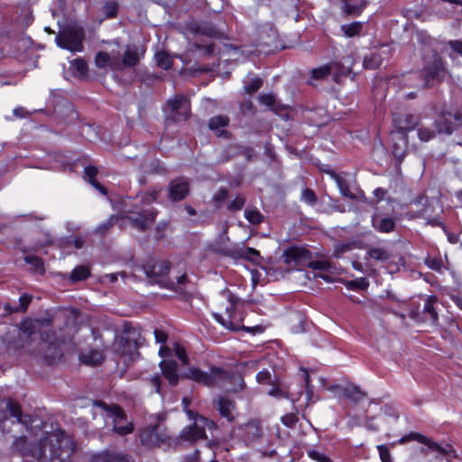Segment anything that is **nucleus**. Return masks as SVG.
I'll return each instance as SVG.
<instances>
[{
    "label": "nucleus",
    "mask_w": 462,
    "mask_h": 462,
    "mask_svg": "<svg viewBox=\"0 0 462 462\" xmlns=\"http://www.w3.org/2000/svg\"><path fill=\"white\" fill-rule=\"evenodd\" d=\"M161 189L153 188L149 192L137 195L134 199L127 198L123 200L125 208L121 214L129 219L133 226L139 230H145L154 221L157 212L153 208H147L156 201Z\"/></svg>",
    "instance_id": "nucleus-1"
},
{
    "label": "nucleus",
    "mask_w": 462,
    "mask_h": 462,
    "mask_svg": "<svg viewBox=\"0 0 462 462\" xmlns=\"http://www.w3.org/2000/svg\"><path fill=\"white\" fill-rule=\"evenodd\" d=\"M75 451L69 436L62 430L49 433L32 452L39 462H66Z\"/></svg>",
    "instance_id": "nucleus-2"
},
{
    "label": "nucleus",
    "mask_w": 462,
    "mask_h": 462,
    "mask_svg": "<svg viewBox=\"0 0 462 462\" xmlns=\"http://www.w3.org/2000/svg\"><path fill=\"white\" fill-rule=\"evenodd\" d=\"M183 377L206 386H217L226 392H237L243 389L244 380L239 374L229 373L219 367H212L209 372L199 368H190Z\"/></svg>",
    "instance_id": "nucleus-3"
},
{
    "label": "nucleus",
    "mask_w": 462,
    "mask_h": 462,
    "mask_svg": "<svg viewBox=\"0 0 462 462\" xmlns=\"http://www.w3.org/2000/svg\"><path fill=\"white\" fill-rule=\"evenodd\" d=\"M143 342L144 337L139 328L125 326L122 335L115 340L114 350L125 363L134 362L139 358L138 348Z\"/></svg>",
    "instance_id": "nucleus-4"
},
{
    "label": "nucleus",
    "mask_w": 462,
    "mask_h": 462,
    "mask_svg": "<svg viewBox=\"0 0 462 462\" xmlns=\"http://www.w3.org/2000/svg\"><path fill=\"white\" fill-rule=\"evenodd\" d=\"M105 413L106 424L113 425V430L121 436L130 434L134 430V425L131 421H128L124 411L117 405L107 406L104 402L98 404Z\"/></svg>",
    "instance_id": "nucleus-5"
},
{
    "label": "nucleus",
    "mask_w": 462,
    "mask_h": 462,
    "mask_svg": "<svg viewBox=\"0 0 462 462\" xmlns=\"http://www.w3.org/2000/svg\"><path fill=\"white\" fill-rule=\"evenodd\" d=\"M187 415L189 420H192L193 425L185 427L180 435V439L189 442H194L199 439H204L207 438L205 429H214L216 424L212 420H208L207 418L194 413L192 411H187Z\"/></svg>",
    "instance_id": "nucleus-6"
},
{
    "label": "nucleus",
    "mask_w": 462,
    "mask_h": 462,
    "mask_svg": "<svg viewBox=\"0 0 462 462\" xmlns=\"http://www.w3.org/2000/svg\"><path fill=\"white\" fill-rule=\"evenodd\" d=\"M224 296L228 300L229 305L226 307V310L224 314L214 313L213 316L215 319L219 322L223 327L228 328L229 330H238L240 328H244L245 330H251L247 327H244L241 325L243 321V317L241 314L236 313V309L238 304V300L230 292H225Z\"/></svg>",
    "instance_id": "nucleus-7"
},
{
    "label": "nucleus",
    "mask_w": 462,
    "mask_h": 462,
    "mask_svg": "<svg viewBox=\"0 0 462 462\" xmlns=\"http://www.w3.org/2000/svg\"><path fill=\"white\" fill-rule=\"evenodd\" d=\"M411 116H406L404 120L401 117L393 119L398 131L392 133L391 139L393 141V153L396 158L402 159L405 155L408 147L406 132L415 127V124L411 122Z\"/></svg>",
    "instance_id": "nucleus-8"
},
{
    "label": "nucleus",
    "mask_w": 462,
    "mask_h": 462,
    "mask_svg": "<svg viewBox=\"0 0 462 462\" xmlns=\"http://www.w3.org/2000/svg\"><path fill=\"white\" fill-rule=\"evenodd\" d=\"M449 110H444L438 117V119L434 122L433 126L431 127L425 125L423 124L420 125L418 127V136L420 141L428 142L435 137L436 133L439 134H450L455 127L453 118H449L447 116L448 121L441 118L445 112H448Z\"/></svg>",
    "instance_id": "nucleus-9"
},
{
    "label": "nucleus",
    "mask_w": 462,
    "mask_h": 462,
    "mask_svg": "<svg viewBox=\"0 0 462 462\" xmlns=\"http://www.w3.org/2000/svg\"><path fill=\"white\" fill-rule=\"evenodd\" d=\"M84 32L81 29H66L59 33L55 42L60 48L66 49L71 52H80L83 51Z\"/></svg>",
    "instance_id": "nucleus-10"
},
{
    "label": "nucleus",
    "mask_w": 462,
    "mask_h": 462,
    "mask_svg": "<svg viewBox=\"0 0 462 462\" xmlns=\"http://www.w3.org/2000/svg\"><path fill=\"white\" fill-rule=\"evenodd\" d=\"M171 354V349L168 346H162L159 350V355L163 358L160 362V368L163 376L167 379L170 385H176L180 380V374L178 373V365L172 359H168Z\"/></svg>",
    "instance_id": "nucleus-11"
},
{
    "label": "nucleus",
    "mask_w": 462,
    "mask_h": 462,
    "mask_svg": "<svg viewBox=\"0 0 462 462\" xmlns=\"http://www.w3.org/2000/svg\"><path fill=\"white\" fill-rule=\"evenodd\" d=\"M353 64V59L350 56H346L343 59V63L334 62L312 69V78L315 79H323L331 72H335L338 75H346L351 72Z\"/></svg>",
    "instance_id": "nucleus-12"
},
{
    "label": "nucleus",
    "mask_w": 462,
    "mask_h": 462,
    "mask_svg": "<svg viewBox=\"0 0 462 462\" xmlns=\"http://www.w3.org/2000/svg\"><path fill=\"white\" fill-rule=\"evenodd\" d=\"M141 54L134 45H127L123 56L116 51V60L113 61V70H122L126 68L136 66L140 61Z\"/></svg>",
    "instance_id": "nucleus-13"
},
{
    "label": "nucleus",
    "mask_w": 462,
    "mask_h": 462,
    "mask_svg": "<svg viewBox=\"0 0 462 462\" xmlns=\"http://www.w3.org/2000/svg\"><path fill=\"white\" fill-rule=\"evenodd\" d=\"M167 108L170 110L169 117L173 121L180 122L189 116V103L183 96H177L167 102Z\"/></svg>",
    "instance_id": "nucleus-14"
},
{
    "label": "nucleus",
    "mask_w": 462,
    "mask_h": 462,
    "mask_svg": "<svg viewBox=\"0 0 462 462\" xmlns=\"http://www.w3.org/2000/svg\"><path fill=\"white\" fill-rule=\"evenodd\" d=\"M227 254L234 258H243L254 263H259L262 259L260 253L257 250L240 245H236V246L228 249Z\"/></svg>",
    "instance_id": "nucleus-15"
},
{
    "label": "nucleus",
    "mask_w": 462,
    "mask_h": 462,
    "mask_svg": "<svg viewBox=\"0 0 462 462\" xmlns=\"http://www.w3.org/2000/svg\"><path fill=\"white\" fill-rule=\"evenodd\" d=\"M141 442L148 447L159 446L168 439V436L159 433V426L147 428L141 432Z\"/></svg>",
    "instance_id": "nucleus-16"
},
{
    "label": "nucleus",
    "mask_w": 462,
    "mask_h": 462,
    "mask_svg": "<svg viewBox=\"0 0 462 462\" xmlns=\"http://www.w3.org/2000/svg\"><path fill=\"white\" fill-rule=\"evenodd\" d=\"M284 262L287 264H302L310 258V252L303 247L291 246L284 251Z\"/></svg>",
    "instance_id": "nucleus-17"
},
{
    "label": "nucleus",
    "mask_w": 462,
    "mask_h": 462,
    "mask_svg": "<svg viewBox=\"0 0 462 462\" xmlns=\"http://www.w3.org/2000/svg\"><path fill=\"white\" fill-rule=\"evenodd\" d=\"M169 269V263L162 260L152 265L145 266L144 272L147 277L152 279L155 282L161 283L163 277L168 273Z\"/></svg>",
    "instance_id": "nucleus-18"
},
{
    "label": "nucleus",
    "mask_w": 462,
    "mask_h": 462,
    "mask_svg": "<svg viewBox=\"0 0 462 462\" xmlns=\"http://www.w3.org/2000/svg\"><path fill=\"white\" fill-rule=\"evenodd\" d=\"M445 77V69L441 62L436 60L432 65L425 69V79L422 87H430L434 80L440 81Z\"/></svg>",
    "instance_id": "nucleus-19"
},
{
    "label": "nucleus",
    "mask_w": 462,
    "mask_h": 462,
    "mask_svg": "<svg viewBox=\"0 0 462 462\" xmlns=\"http://www.w3.org/2000/svg\"><path fill=\"white\" fill-rule=\"evenodd\" d=\"M168 190L171 200H181L189 191V183L184 179L174 180L170 183Z\"/></svg>",
    "instance_id": "nucleus-20"
},
{
    "label": "nucleus",
    "mask_w": 462,
    "mask_h": 462,
    "mask_svg": "<svg viewBox=\"0 0 462 462\" xmlns=\"http://www.w3.org/2000/svg\"><path fill=\"white\" fill-rule=\"evenodd\" d=\"M416 205H420L423 207L422 209H418L417 211L415 212H411V216L412 217H423V218H426L427 219V224L429 225H431V226H442V222L440 221L439 218L438 217H434V218H430L429 217V215L427 214L428 212V207L426 206L428 204V199L426 198H420L419 200H417L415 202Z\"/></svg>",
    "instance_id": "nucleus-21"
},
{
    "label": "nucleus",
    "mask_w": 462,
    "mask_h": 462,
    "mask_svg": "<svg viewBox=\"0 0 462 462\" xmlns=\"http://www.w3.org/2000/svg\"><path fill=\"white\" fill-rule=\"evenodd\" d=\"M217 410L220 415L226 418L227 420L232 421L234 420L235 403L231 400L220 397L217 402Z\"/></svg>",
    "instance_id": "nucleus-22"
},
{
    "label": "nucleus",
    "mask_w": 462,
    "mask_h": 462,
    "mask_svg": "<svg viewBox=\"0 0 462 462\" xmlns=\"http://www.w3.org/2000/svg\"><path fill=\"white\" fill-rule=\"evenodd\" d=\"M229 118L226 116H216L209 120V129L216 132L217 136H226L227 132L224 128L228 125Z\"/></svg>",
    "instance_id": "nucleus-23"
},
{
    "label": "nucleus",
    "mask_w": 462,
    "mask_h": 462,
    "mask_svg": "<svg viewBox=\"0 0 462 462\" xmlns=\"http://www.w3.org/2000/svg\"><path fill=\"white\" fill-rule=\"evenodd\" d=\"M366 254L370 259L380 263H386L393 256L392 253L388 249L380 246L368 247L366 250Z\"/></svg>",
    "instance_id": "nucleus-24"
},
{
    "label": "nucleus",
    "mask_w": 462,
    "mask_h": 462,
    "mask_svg": "<svg viewBox=\"0 0 462 462\" xmlns=\"http://www.w3.org/2000/svg\"><path fill=\"white\" fill-rule=\"evenodd\" d=\"M373 226L380 232L389 233L395 227V221L391 217H380L374 216L372 218Z\"/></svg>",
    "instance_id": "nucleus-25"
},
{
    "label": "nucleus",
    "mask_w": 462,
    "mask_h": 462,
    "mask_svg": "<svg viewBox=\"0 0 462 462\" xmlns=\"http://www.w3.org/2000/svg\"><path fill=\"white\" fill-rule=\"evenodd\" d=\"M92 462H134L127 455L120 453H106L95 457Z\"/></svg>",
    "instance_id": "nucleus-26"
},
{
    "label": "nucleus",
    "mask_w": 462,
    "mask_h": 462,
    "mask_svg": "<svg viewBox=\"0 0 462 462\" xmlns=\"http://www.w3.org/2000/svg\"><path fill=\"white\" fill-rule=\"evenodd\" d=\"M116 60V51H112L110 52L99 51L95 59V62L97 68H106L109 67L113 69V61Z\"/></svg>",
    "instance_id": "nucleus-27"
},
{
    "label": "nucleus",
    "mask_w": 462,
    "mask_h": 462,
    "mask_svg": "<svg viewBox=\"0 0 462 462\" xmlns=\"http://www.w3.org/2000/svg\"><path fill=\"white\" fill-rule=\"evenodd\" d=\"M342 395L355 402H358L365 398V393L362 392L360 388L356 385L348 384L342 389Z\"/></svg>",
    "instance_id": "nucleus-28"
},
{
    "label": "nucleus",
    "mask_w": 462,
    "mask_h": 462,
    "mask_svg": "<svg viewBox=\"0 0 462 462\" xmlns=\"http://www.w3.org/2000/svg\"><path fill=\"white\" fill-rule=\"evenodd\" d=\"M104 359V355L99 350H90L88 353L82 354L80 360L82 363L89 365H97Z\"/></svg>",
    "instance_id": "nucleus-29"
},
{
    "label": "nucleus",
    "mask_w": 462,
    "mask_h": 462,
    "mask_svg": "<svg viewBox=\"0 0 462 462\" xmlns=\"http://www.w3.org/2000/svg\"><path fill=\"white\" fill-rule=\"evenodd\" d=\"M85 174L88 178L89 183L95 187L97 190H99L102 194H106V189L101 184H99L96 180V175L97 174V169L95 166H88L85 168Z\"/></svg>",
    "instance_id": "nucleus-30"
},
{
    "label": "nucleus",
    "mask_w": 462,
    "mask_h": 462,
    "mask_svg": "<svg viewBox=\"0 0 462 462\" xmlns=\"http://www.w3.org/2000/svg\"><path fill=\"white\" fill-rule=\"evenodd\" d=\"M5 408L9 411L10 415L17 420L18 422L25 423L26 421L23 418L21 407L18 403L9 400L5 402Z\"/></svg>",
    "instance_id": "nucleus-31"
},
{
    "label": "nucleus",
    "mask_w": 462,
    "mask_h": 462,
    "mask_svg": "<svg viewBox=\"0 0 462 462\" xmlns=\"http://www.w3.org/2000/svg\"><path fill=\"white\" fill-rule=\"evenodd\" d=\"M39 325V320H28L24 321L21 325V338H28L30 337L33 333L35 328Z\"/></svg>",
    "instance_id": "nucleus-32"
},
{
    "label": "nucleus",
    "mask_w": 462,
    "mask_h": 462,
    "mask_svg": "<svg viewBox=\"0 0 462 462\" xmlns=\"http://www.w3.org/2000/svg\"><path fill=\"white\" fill-rule=\"evenodd\" d=\"M383 59L377 52H373L368 56L365 57L364 67L365 69H374L378 68L382 64Z\"/></svg>",
    "instance_id": "nucleus-33"
},
{
    "label": "nucleus",
    "mask_w": 462,
    "mask_h": 462,
    "mask_svg": "<svg viewBox=\"0 0 462 462\" xmlns=\"http://www.w3.org/2000/svg\"><path fill=\"white\" fill-rule=\"evenodd\" d=\"M260 427L256 422H249L245 425V434L248 440L256 439L260 436Z\"/></svg>",
    "instance_id": "nucleus-34"
},
{
    "label": "nucleus",
    "mask_w": 462,
    "mask_h": 462,
    "mask_svg": "<svg viewBox=\"0 0 462 462\" xmlns=\"http://www.w3.org/2000/svg\"><path fill=\"white\" fill-rule=\"evenodd\" d=\"M70 68L74 73H77L79 76L83 77L87 75L88 66L84 60L76 59L70 62Z\"/></svg>",
    "instance_id": "nucleus-35"
},
{
    "label": "nucleus",
    "mask_w": 462,
    "mask_h": 462,
    "mask_svg": "<svg viewBox=\"0 0 462 462\" xmlns=\"http://www.w3.org/2000/svg\"><path fill=\"white\" fill-rule=\"evenodd\" d=\"M361 29L362 23L358 22H355L349 24H343L341 26V31L347 37H353L355 35H357L361 32Z\"/></svg>",
    "instance_id": "nucleus-36"
},
{
    "label": "nucleus",
    "mask_w": 462,
    "mask_h": 462,
    "mask_svg": "<svg viewBox=\"0 0 462 462\" xmlns=\"http://www.w3.org/2000/svg\"><path fill=\"white\" fill-rule=\"evenodd\" d=\"M155 60L157 65L163 69H168L171 67L172 59L166 52L161 51L156 53Z\"/></svg>",
    "instance_id": "nucleus-37"
},
{
    "label": "nucleus",
    "mask_w": 462,
    "mask_h": 462,
    "mask_svg": "<svg viewBox=\"0 0 462 462\" xmlns=\"http://www.w3.org/2000/svg\"><path fill=\"white\" fill-rule=\"evenodd\" d=\"M89 276V270L86 266L76 267L70 274V278L74 282L85 280Z\"/></svg>",
    "instance_id": "nucleus-38"
},
{
    "label": "nucleus",
    "mask_w": 462,
    "mask_h": 462,
    "mask_svg": "<svg viewBox=\"0 0 462 462\" xmlns=\"http://www.w3.org/2000/svg\"><path fill=\"white\" fill-rule=\"evenodd\" d=\"M437 301V298L430 296L427 299L424 305V311L430 316L432 321H437L438 314L434 309V303Z\"/></svg>",
    "instance_id": "nucleus-39"
},
{
    "label": "nucleus",
    "mask_w": 462,
    "mask_h": 462,
    "mask_svg": "<svg viewBox=\"0 0 462 462\" xmlns=\"http://www.w3.org/2000/svg\"><path fill=\"white\" fill-rule=\"evenodd\" d=\"M331 176L332 178L335 180V181L337 182V185L341 192V194L345 197H347V198H353L354 195L352 194V192L350 191L346 182L342 180L339 176H337V174L335 173H331Z\"/></svg>",
    "instance_id": "nucleus-40"
},
{
    "label": "nucleus",
    "mask_w": 462,
    "mask_h": 462,
    "mask_svg": "<svg viewBox=\"0 0 462 462\" xmlns=\"http://www.w3.org/2000/svg\"><path fill=\"white\" fill-rule=\"evenodd\" d=\"M245 217L254 225L260 224L263 219V216L257 209H245Z\"/></svg>",
    "instance_id": "nucleus-41"
},
{
    "label": "nucleus",
    "mask_w": 462,
    "mask_h": 462,
    "mask_svg": "<svg viewBox=\"0 0 462 462\" xmlns=\"http://www.w3.org/2000/svg\"><path fill=\"white\" fill-rule=\"evenodd\" d=\"M369 286V282L366 278L361 277L347 282V288L355 290H366Z\"/></svg>",
    "instance_id": "nucleus-42"
},
{
    "label": "nucleus",
    "mask_w": 462,
    "mask_h": 462,
    "mask_svg": "<svg viewBox=\"0 0 462 462\" xmlns=\"http://www.w3.org/2000/svg\"><path fill=\"white\" fill-rule=\"evenodd\" d=\"M307 454L310 458L316 462H334L327 455L315 449H309Z\"/></svg>",
    "instance_id": "nucleus-43"
},
{
    "label": "nucleus",
    "mask_w": 462,
    "mask_h": 462,
    "mask_svg": "<svg viewBox=\"0 0 462 462\" xmlns=\"http://www.w3.org/2000/svg\"><path fill=\"white\" fill-rule=\"evenodd\" d=\"M24 261L28 264L32 265L35 271L41 273L43 272V262L39 257L35 255H27L24 257Z\"/></svg>",
    "instance_id": "nucleus-44"
},
{
    "label": "nucleus",
    "mask_w": 462,
    "mask_h": 462,
    "mask_svg": "<svg viewBox=\"0 0 462 462\" xmlns=\"http://www.w3.org/2000/svg\"><path fill=\"white\" fill-rule=\"evenodd\" d=\"M412 439L422 444L428 445L429 448L434 450L444 452V450L438 444L431 442L429 439L420 434H412Z\"/></svg>",
    "instance_id": "nucleus-45"
},
{
    "label": "nucleus",
    "mask_w": 462,
    "mask_h": 462,
    "mask_svg": "<svg viewBox=\"0 0 462 462\" xmlns=\"http://www.w3.org/2000/svg\"><path fill=\"white\" fill-rule=\"evenodd\" d=\"M447 116H448L449 118H453L455 126L462 125V112L450 109L448 112H445L441 118L448 121Z\"/></svg>",
    "instance_id": "nucleus-46"
},
{
    "label": "nucleus",
    "mask_w": 462,
    "mask_h": 462,
    "mask_svg": "<svg viewBox=\"0 0 462 462\" xmlns=\"http://www.w3.org/2000/svg\"><path fill=\"white\" fill-rule=\"evenodd\" d=\"M32 301V297L27 294H23L19 299V305L14 306L11 311H25Z\"/></svg>",
    "instance_id": "nucleus-47"
},
{
    "label": "nucleus",
    "mask_w": 462,
    "mask_h": 462,
    "mask_svg": "<svg viewBox=\"0 0 462 462\" xmlns=\"http://www.w3.org/2000/svg\"><path fill=\"white\" fill-rule=\"evenodd\" d=\"M173 351L175 353V356L180 359L182 365H186L189 364V357L183 346H181L179 344H175L173 346Z\"/></svg>",
    "instance_id": "nucleus-48"
},
{
    "label": "nucleus",
    "mask_w": 462,
    "mask_h": 462,
    "mask_svg": "<svg viewBox=\"0 0 462 462\" xmlns=\"http://www.w3.org/2000/svg\"><path fill=\"white\" fill-rule=\"evenodd\" d=\"M301 200L309 205H314L317 201V197L312 189H305L301 193Z\"/></svg>",
    "instance_id": "nucleus-49"
},
{
    "label": "nucleus",
    "mask_w": 462,
    "mask_h": 462,
    "mask_svg": "<svg viewBox=\"0 0 462 462\" xmlns=\"http://www.w3.org/2000/svg\"><path fill=\"white\" fill-rule=\"evenodd\" d=\"M26 445L27 442L24 438H19L14 442L15 449L19 450L23 456H25L31 452V450L27 448Z\"/></svg>",
    "instance_id": "nucleus-50"
},
{
    "label": "nucleus",
    "mask_w": 462,
    "mask_h": 462,
    "mask_svg": "<svg viewBox=\"0 0 462 462\" xmlns=\"http://www.w3.org/2000/svg\"><path fill=\"white\" fill-rule=\"evenodd\" d=\"M263 84V81L259 78H254L251 79V82L248 85L245 86V90L248 93H253L259 89Z\"/></svg>",
    "instance_id": "nucleus-51"
},
{
    "label": "nucleus",
    "mask_w": 462,
    "mask_h": 462,
    "mask_svg": "<svg viewBox=\"0 0 462 462\" xmlns=\"http://www.w3.org/2000/svg\"><path fill=\"white\" fill-rule=\"evenodd\" d=\"M259 100L262 104L270 108H273L275 105V97L272 94L261 95Z\"/></svg>",
    "instance_id": "nucleus-52"
},
{
    "label": "nucleus",
    "mask_w": 462,
    "mask_h": 462,
    "mask_svg": "<svg viewBox=\"0 0 462 462\" xmlns=\"http://www.w3.org/2000/svg\"><path fill=\"white\" fill-rule=\"evenodd\" d=\"M380 458L383 462H392L391 454L388 448L384 445L377 446Z\"/></svg>",
    "instance_id": "nucleus-53"
},
{
    "label": "nucleus",
    "mask_w": 462,
    "mask_h": 462,
    "mask_svg": "<svg viewBox=\"0 0 462 462\" xmlns=\"http://www.w3.org/2000/svg\"><path fill=\"white\" fill-rule=\"evenodd\" d=\"M350 250H351L350 244H337L335 245L334 255L336 257H340L343 254H345L346 252H348Z\"/></svg>",
    "instance_id": "nucleus-54"
},
{
    "label": "nucleus",
    "mask_w": 462,
    "mask_h": 462,
    "mask_svg": "<svg viewBox=\"0 0 462 462\" xmlns=\"http://www.w3.org/2000/svg\"><path fill=\"white\" fill-rule=\"evenodd\" d=\"M309 266L313 270H328L330 264L327 261H312L309 263Z\"/></svg>",
    "instance_id": "nucleus-55"
},
{
    "label": "nucleus",
    "mask_w": 462,
    "mask_h": 462,
    "mask_svg": "<svg viewBox=\"0 0 462 462\" xmlns=\"http://www.w3.org/2000/svg\"><path fill=\"white\" fill-rule=\"evenodd\" d=\"M116 219L117 217L116 216H112L108 220L97 226L96 231L97 233H105Z\"/></svg>",
    "instance_id": "nucleus-56"
},
{
    "label": "nucleus",
    "mask_w": 462,
    "mask_h": 462,
    "mask_svg": "<svg viewBox=\"0 0 462 462\" xmlns=\"http://www.w3.org/2000/svg\"><path fill=\"white\" fill-rule=\"evenodd\" d=\"M298 420V418L295 414L293 413H288L284 416L282 417V421L284 425H286L287 427H292L295 425V423L297 422Z\"/></svg>",
    "instance_id": "nucleus-57"
},
{
    "label": "nucleus",
    "mask_w": 462,
    "mask_h": 462,
    "mask_svg": "<svg viewBox=\"0 0 462 462\" xmlns=\"http://www.w3.org/2000/svg\"><path fill=\"white\" fill-rule=\"evenodd\" d=\"M153 334H154L155 340L157 343H160V344L166 343L168 336L164 331L156 328V329H154Z\"/></svg>",
    "instance_id": "nucleus-58"
},
{
    "label": "nucleus",
    "mask_w": 462,
    "mask_h": 462,
    "mask_svg": "<svg viewBox=\"0 0 462 462\" xmlns=\"http://www.w3.org/2000/svg\"><path fill=\"white\" fill-rule=\"evenodd\" d=\"M245 205V199L242 197H236L229 205V208L232 210H238Z\"/></svg>",
    "instance_id": "nucleus-59"
},
{
    "label": "nucleus",
    "mask_w": 462,
    "mask_h": 462,
    "mask_svg": "<svg viewBox=\"0 0 462 462\" xmlns=\"http://www.w3.org/2000/svg\"><path fill=\"white\" fill-rule=\"evenodd\" d=\"M256 379L259 383H267L271 380V374L269 371L267 370H264V371H260L257 374H256Z\"/></svg>",
    "instance_id": "nucleus-60"
},
{
    "label": "nucleus",
    "mask_w": 462,
    "mask_h": 462,
    "mask_svg": "<svg viewBox=\"0 0 462 462\" xmlns=\"http://www.w3.org/2000/svg\"><path fill=\"white\" fill-rule=\"evenodd\" d=\"M151 384L154 387V390L157 393L162 394L161 392V377L156 374L150 378Z\"/></svg>",
    "instance_id": "nucleus-61"
},
{
    "label": "nucleus",
    "mask_w": 462,
    "mask_h": 462,
    "mask_svg": "<svg viewBox=\"0 0 462 462\" xmlns=\"http://www.w3.org/2000/svg\"><path fill=\"white\" fill-rule=\"evenodd\" d=\"M448 45L453 51L462 56V41H450Z\"/></svg>",
    "instance_id": "nucleus-62"
},
{
    "label": "nucleus",
    "mask_w": 462,
    "mask_h": 462,
    "mask_svg": "<svg viewBox=\"0 0 462 462\" xmlns=\"http://www.w3.org/2000/svg\"><path fill=\"white\" fill-rule=\"evenodd\" d=\"M304 381H305V384H306L307 396H308L309 401H310L311 395L313 393V389H312L313 387L310 383V378L306 371H304Z\"/></svg>",
    "instance_id": "nucleus-63"
},
{
    "label": "nucleus",
    "mask_w": 462,
    "mask_h": 462,
    "mask_svg": "<svg viewBox=\"0 0 462 462\" xmlns=\"http://www.w3.org/2000/svg\"><path fill=\"white\" fill-rule=\"evenodd\" d=\"M342 389H345V386L340 385H330L328 387V390L334 393L338 397H343Z\"/></svg>",
    "instance_id": "nucleus-64"
}]
</instances>
